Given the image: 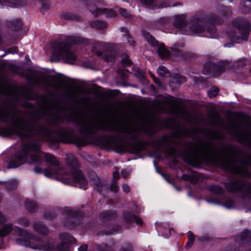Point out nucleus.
<instances>
[{"mask_svg": "<svg viewBox=\"0 0 251 251\" xmlns=\"http://www.w3.org/2000/svg\"><path fill=\"white\" fill-rule=\"evenodd\" d=\"M43 109L30 114L18 111L7 102L0 103V124H9L10 126L0 127L3 136H18L22 140L28 141L22 146L21 151L12 156L7 168H16L25 164L30 156L32 162L41 163L44 157L47 163L57 167L59 161L53 155L41 151V143L31 139L36 137L50 143L70 141L74 134L71 127L58 126L64 121L60 115L62 110L58 99L50 93L44 95L41 104Z\"/></svg>", "mask_w": 251, "mask_h": 251, "instance_id": "nucleus-1", "label": "nucleus"}, {"mask_svg": "<svg viewBox=\"0 0 251 251\" xmlns=\"http://www.w3.org/2000/svg\"><path fill=\"white\" fill-rule=\"evenodd\" d=\"M71 121L78 127L79 133L86 139H92L98 131L118 134L107 136V143L113 146L117 152L126 150L127 146L135 152L142 151L143 147L138 137L136 127L120 121L103 120L97 117L88 116L81 111H75L70 115Z\"/></svg>", "mask_w": 251, "mask_h": 251, "instance_id": "nucleus-2", "label": "nucleus"}, {"mask_svg": "<svg viewBox=\"0 0 251 251\" xmlns=\"http://www.w3.org/2000/svg\"><path fill=\"white\" fill-rule=\"evenodd\" d=\"M223 149L224 155H219L215 152L214 146L209 142L198 147L194 151H184L183 156L186 162L194 167L203 162L210 163L235 175L249 176L247 167L251 166V154L245 157L236 156L237 151L231 146H223Z\"/></svg>", "mask_w": 251, "mask_h": 251, "instance_id": "nucleus-3", "label": "nucleus"}, {"mask_svg": "<svg viewBox=\"0 0 251 251\" xmlns=\"http://www.w3.org/2000/svg\"><path fill=\"white\" fill-rule=\"evenodd\" d=\"M66 162L67 165L65 167L57 170L54 168L45 169L44 171L45 176L48 177L56 176L64 183L78 186L86 190L88 182L81 171L78 169V162L76 158L72 154H68Z\"/></svg>", "mask_w": 251, "mask_h": 251, "instance_id": "nucleus-4", "label": "nucleus"}, {"mask_svg": "<svg viewBox=\"0 0 251 251\" xmlns=\"http://www.w3.org/2000/svg\"><path fill=\"white\" fill-rule=\"evenodd\" d=\"M207 24L210 23L212 25L206 28L205 36L209 38H215L216 36V28L214 25H220L224 22L223 20L218 16H203L202 15H196L193 17L191 20V25L189 27L190 31L194 34H200L203 32L205 26L203 25L204 21Z\"/></svg>", "mask_w": 251, "mask_h": 251, "instance_id": "nucleus-5", "label": "nucleus"}, {"mask_svg": "<svg viewBox=\"0 0 251 251\" xmlns=\"http://www.w3.org/2000/svg\"><path fill=\"white\" fill-rule=\"evenodd\" d=\"M12 231L13 234L19 237L15 239V242L18 245L25 246L32 248L34 241H40L41 239L26 230L23 229L18 226H13L12 223H8L2 224L0 228V237H4L9 235Z\"/></svg>", "mask_w": 251, "mask_h": 251, "instance_id": "nucleus-6", "label": "nucleus"}, {"mask_svg": "<svg viewBox=\"0 0 251 251\" xmlns=\"http://www.w3.org/2000/svg\"><path fill=\"white\" fill-rule=\"evenodd\" d=\"M78 43L79 39L74 37H70L67 41L56 43L52 51L51 61H58L60 58H63L67 63L73 64L76 56L70 51V44Z\"/></svg>", "mask_w": 251, "mask_h": 251, "instance_id": "nucleus-7", "label": "nucleus"}, {"mask_svg": "<svg viewBox=\"0 0 251 251\" xmlns=\"http://www.w3.org/2000/svg\"><path fill=\"white\" fill-rule=\"evenodd\" d=\"M40 241H34L32 249L34 250H44L47 251H70L71 250L70 244L75 243L76 240L72 236L67 233H62L59 235L61 243L55 246L52 242H47L46 244H42V238Z\"/></svg>", "mask_w": 251, "mask_h": 251, "instance_id": "nucleus-8", "label": "nucleus"}, {"mask_svg": "<svg viewBox=\"0 0 251 251\" xmlns=\"http://www.w3.org/2000/svg\"><path fill=\"white\" fill-rule=\"evenodd\" d=\"M231 29L228 33V37L233 42L241 44L248 40L251 30L249 22L243 18H237L233 21Z\"/></svg>", "mask_w": 251, "mask_h": 251, "instance_id": "nucleus-9", "label": "nucleus"}, {"mask_svg": "<svg viewBox=\"0 0 251 251\" xmlns=\"http://www.w3.org/2000/svg\"><path fill=\"white\" fill-rule=\"evenodd\" d=\"M226 190L230 193H240L243 197L251 198V183L241 179L230 180L225 183Z\"/></svg>", "mask_w": 251, "mask_h": 251, "instance_id": "nucleus-10", "label": "nucleus"}, {"mask_svg": "<svg viewBox=\"0 0 251 251\" xmlns=\"http://www.w3.org/2000/svg\"><path fill=\"white\" fill-rule=\"evenodd\" d=\"M92 51L98 56L100 57L104 53L103 57L105 61H113L116 56V53L113 49L109 47L105 43H97L92 49Z\"/></svg>", "mask_w": 251, "mask_h": 251, "instance_id": "nucleus-11", "label": "nucleus"}, {"mask_svg": "<svg viewBox=\"0 0 251 251\" xmlns=\"http://www.w3.org/2000/svg\"><path fill=\"white\" fill-rule=\"evenodd\" d=\"M173 138L169 136L165 135L157 139L155 143L160 148H162L167 155L175 157L176 155V150L172 145Z\"/></svg>", "mask_w": 251, "mask_h": 251, "instance_id": "nucleus-12", "label": "nucleus"}, {"mask_svg": "<svg viewBox=\"0 0 251 251\" xmlns=\"http://www.w3.org/2000/svg\"><path fill=\"white\" fill-rule=\"evenodd\" d=\"M142 34L149 44L152 46L157 47V52L160 57L164 58L168 57L169 51L165 48L164 44L159 45L158 42L148 31L144 30Z\"/></svg>", "mask_w": 251, "mask_h": 251, "instance_id": "nucleus-13", "label": "nucleus"}, {"mask_svg": "<svg viewBox=\"0 0 251 251\" xmlns=\"http://www.w3.org/2000/svg\"><path fill=\"white\" fill-rule=\"evenodd\" d=\"M232 129H229V131L234 134L237 141L242 144H245L251 148V133L244 132H234V130L238 127L237 124L233 122L230 123Z\"/></svg>", "mask_w": 251, "mask_h": 251, "instance_id": "nucleus-14", "label": "nucleus"}, {"mask_svg": "<svg viewBox=\"0 0 251 251\" xmlns=\"http://www.w3.org/2000/svg\"><path fill=\"white\" fill-rule=\"evenodd\" d=\"M226 61H221L217 63L208 62L205 63L203 72L204 74L217 75L225 71L226 67Z\"/></svg>", "mask_w": 251, "mask_h": 251, "instance_id": "nucleus-15", "label": "nucleus"}, {"mask_svg": "<svg viewBox=\"0 0 251 251\" xmlns=\"http://www.w3.org/2000/svg\"><path fill=\"white\" fill-rule=\"evenodd\" d=\"M36 81L38 84H44L46 86H49L54 89L55 91L60 90L63 86L62 82L55 78H53L52 81H49L45 77L42 76L39 77Z\"/></svg>", "mask_w": 251, "mask_h": 251, "instance_id": "nucleus-16", "label": "nucleus"}, {"mask_svg": "<svg viewBox=\"0 0 251 251\" xmlns=\"http://www.w3.org/2000/svg\"><path fill=\"white\" fill-rule=\"evenodd\" d=\"M123 216L125 222L128 224H131L135 222L138 225H142L143 223L140 218L132 214L128 211L124 212Z\"/></svg>", "mask_w": 251, "mask_h": 251, "instance_id": "nucleus-17", "label": "nucleus"}, {"mask_svg": "<svg viewBox=\"0 0 251 251\" xmlns=\"http://www.w3.org/2000/svg\"><path fill=\"white\" fill-rule=\"evenodd\" d=\"M187 24L184 15H176L174 17L173 25L176 28H181Z\"/></svg>", "mask_w": 251, "mask_h": 251, "instance_id": "nucleus-18", "label": "nucleus"}, {"mask_svg": "<svg viewBox=\"0 0 251 251\" xmlns=\"http://www.w3.org/2000/svg\"><path fill=\"white\" fill-rule=\"evenodd\" d=\"M235 241L237 242L242 243L251 241V232L248 229H245L240 235L236 237Z\"/></svg>", "mask_w": 251, "mask_h": 251, "instance_id": "nucleus-19", "label": "nucleus"}, {"mask_svg": "<svg viewBox=\"0 0 251 251\" xmlns=\"http://www.w3.org/2000/svg\"><path fill=\"white\" fill-rule=\"evenodd\" d=\"M90 12L95 17H97L99 15L104 14L106 16H112L113 14L112 10L108 9L107 8H99L92 7L90 9Z\"/></svg>", "mask_w": 251, "mask_h": 251, "instance_id": "nucleus-20", "label": "nucleus"}, {"mask_svg": "<svg viewBox=\"0 0 251 251\" xmlns=\"http://www.w3.org/2000/svg\"><path fill=\"white\" fill-rule=\"evenodd\" d=\"M32 226L34 230L41 235L47 236L49 233L48 228L41 222H35Z\"/></svg>", "mask_w": 251, "mask_h": 251, "instance_id": "nucleus-21", "label": "nucleus"}, {"mask_svg": "<svg viewBox=\"0 0 251 251\" xmlns=\"http://www.w3.org/2000/svg\"><path fill=\"white\" fill-rule=\"evenodd\" d=\"M186 81L185 77L182 76H174L171 78L170 86L172 89H176L184 82Z\"/></svg>", "mask_w": 251, "mask_h": 251, "instance_id": "nucleus-22", "label": "nucleus"}, {"mask_svg": "<svg viewBox=\"0 0 251 251\" xmlns=\"http://www.w3.org/2000/svg\"><path fill=\"white\" fill-rule=\"evenodd\" d=\"M117 216V213L114 211H104L101 212L100 215V219L103 221L114 219Z\"/></svg>", "mask_w": 251, "mask_h": 251, "instance_id": "nucleus-23", "label": "nucleus"}, {"mask_svg": "<svg viewBox=\"0 0 251 251\" xmlns=\"http://www.w3.org/2000/svg\"><path fill=\"white\" fill-rule=\"evenodd\" d=\"M251 0H242L240 4V10L242 13L247 14L251 12Z\"/></svg>", "mask_w": 251, "mask_h": 251, "instance_id": "nucleus-24", "label": "nucleus"}, {"mask_svg": "<svg viewBox=\"0 0 251 251\" xmlns=\"http://www.w3.org/2000/svg\"><path fill=\"white\" fill-rule=\"evenodd\" d=\"M25 205L26 210L30 212H34L38 208L36 202L29 200H27L25 201Z\"/></svg>", "mask_w": 251, "mask_h": 251, "instance_id": "nucleus-25", "label": "nucleus"}, {"mask_svg": "<svg viewBox=\"0 0 251 251\" xmlns=\"http://www.w3.org/2000/svg\"><path fill=\"white\" fill-rule=\"evenodd\" d=\"M22 22L20 20L9 21L7 23V26L8 28L14 31L20 29L22 27Z\"/></svg>", "mask_w": 251, "mask_h": 251, "instance_id": "nucleus-26", "label": "nucleus"}, {"mask_svg": "<svg viewBox=\"0 0 251 251\" xmlns=\"http://www.w3.org/2000/svg\"><path fill=\"white\" fill-rule=\"evenodd\" d=\"M121 31L125 33L123 34V37H126L128 41L129 44L132 46H134L136 44L135 41L133 39L132 37L130 36L128 29L125 27H121Z\"/></svg>", "mask_w": 251, "mask_h": 251, "instance_id": "nucleus-27", "label": "nucleus"}, {"mask_svg": "<svg viewBox=\"0 0 251 251\" xmlns=\"http://www.w3.org/2000/svg\"><path fill=\"white\" fill-rule=\"evenodd\" d=\"M3 2L11 4V6H25L27 3L26 0H0V4Z\"/></svg>", "mask_w": 251, "mask_h": 251, "instance_id": "nucleus-28", "label": "nucleus"}, {"mask_svg": "<svg viewBox=\"0 0 251 251\" xmlns=\"http://www.w3.org/2000/svg\"><path fill=\"white\" fill-rule=\"evenodd\" d=\"M113 245H108L106 243L96 244L95 248L98 251H113Z\"/></svg>", "mask_w": 251, "mask_h": 251, "instance_id": "nucleus-29", "label": "nucleus"}, {"mask_svg": "<svg viewBox=\"0 0 251 251\" xmlns=\"http://www.w3.org/2000/svg\"><path fill=\"white\" fill-rule=\"evenodd\" d=\"M91 26L98 29H101L107 27V24L102 21L96 20L91 23Z\"/></svg>", "mask_w": 251, "mask_h": 251, "instance_id": "nucleus-30", "label": "nucleus"}, {"mask_svg": "<svg viewBox=\"0 0 251 251\" xmlns=\"http://www.w3.org/2000/svg\"><path fill=\"white\" fill-rule=\"evenodd\" d=\"M18 186V181L13 179L8 181L5 183V186L9 191H14L17 189Z\"/></svg>", "mask_w": 251, "mask_h": 251, "instance_id": "nucleus-31", "label": "nucleus"}, {"mask_svg": "<svg viewBox=\"0 0 251 251\" xmlns=\"http://www.w3.org/2000/svg\"><path fill=\"white\" fill-rule=\"evenodd\" d=\"M93 186L94 189L99 192H100L102 190V182L97 176L93 178Z\"/></svg>", "mask_w": 251, "mask_h": 251, "instance_id": "nucleus-32", "label": "nucleus"}, {"mask_svg": "<svg viewBox=\"0 0 251 251\" xmlns=\"http://www.w3.org/2000/svg\"><path fill=\"white\" fill-rule=\"evenodd\" d=\"M176 6V4H172L171 5V2H170L169 0H162L161 2H159V3H158V2L156 1L155 7L157 8H167L170 6Z\"/></svg>", "mask_w": 251, "mask_h": 251, "instance_id": "nucleus-33", "label": "nucleus"}, {"mask_svg": "<svg viewBox=\"0 0 251 251\" xmlns=\"http://www.w3.org/2000/svg\"><path fill=\"white\" fill-rule=\"evenodd\" d=\"M209 190L217 195H222L224 193V190L221 187L217 185L210 186Z\"/></svg>", "mask_w": 251, "mask_h": 251, "instance_id": "nucleus-34", "label": "nucleus"}, {"mask_svg": "<svg viewBox=\"0 0 251 251\" xmlns=\"http://www.w3.org/2000/svg\"><path fill=\"white\" fill-rule=\"evenodd\" d=\"M62 17L65 20L77 21L80 19L79 16L75 15L70 12H66L63 14Z\"/></svg>", "mask_w": 251, "mask_h": 251, "instance_id": "nucleus-35", "label": "nucleus"}, {"mask_svg": "<svg viewBox=\"0 0 251 251\" xmlns=\"http://www.w3.org/2000/svg\"><path fill=\"white\" fill-rule=\"evenodd\" d=\"M207 137L211 139H220L221 138V135L216 131L209 130L207 133Z\"/></svg>", "mask_w": 251, "mask_h": 251, "instance_id": "nucleus-36", "label": "nucleus"}, {"mask_svg": "<svg viewBox=\"0 0 251 251\" xmlns=\"http://www.w3.org/2000/svg\"><path fill=\"white\" fill-rule=\"evenodd\" d=\"M188 242L186 245V248L187 249L190 248L192 246L195 239V235L191 231H189L188 232Z\"/></svg>", "mask_w": 251, "mask_h": 251, "instance_id": "nucleus-37", "label": "nucleus"}, {"mask_svg": "<svg viewBox=\"0 0 251 251\" xmlns=\"http://www.w3.org/2000/svg\"><path fill=\"white\" fill-rule=\"evenodd\" d=\"M220 14L223 16H229L232 14V10L229 7H221L220 9Z\"/></svg>", "mask_w": 251, "mask_h": 251, "instance_id": "nucleus-38", "label": "nucleus"}, {"mask_svg": "<svg viewBox=\"0 0 251 251\" xmlns=\"http://www.w3.org/2000/svg\"><path fill=\"white\" fill-rule=\"evenodd\" d=\"M219 91V90L217 87L213 86L209 90L207 94L209 98H214L217 95Z\"/></svg>", "mask_w": 251, "mask_h": 251, "instance_id": "nucleus-39", "label": "nucleus"}, {"mask_svg": "<svg viewBox=\"0 0 251 251\" xmlns=\"http://www.w3.org/2000/svg\"><path fill=\"white\" fill-rule=\"evenodd\" d=\"M223 205L227 208H232L234 207L235 201L233 199L228 198L226 200L225 202Z\"/></svg>", "mask_w": 251, "mask_h": 251, "instance_id": "nucleus-40", "label": "nucleus"}, {"mask_svg": "<svg viewBox=\"0 0 251 251\" xmlns=\"http://www.w3.org/2000/svg\"><path fill=\"white\" fill-rule=\"evenodd\" d=\"M18 223L24 227L29 226L30 222L28 219L25 217H20L18 219Z\"/></svg>", "mask_w": 251, "mask_h": 251, "instance_id": "nucleus-41", "label": "nucleus"}, {"mask_svg": "<svg viewBox=\"0 0 251 251\" xmlns=\"http://www.w3.org/2000/svg\"><path fill=\"white\" fill-rule=\"evenodd\" d=\"M183 47L182 45L175 44L171 48L172 50L179 55H180L181 52V49Z\"/></svg>", "mask_w": 251, "mask_h": 251, "instance_id": "nucleus-42", "label": "nucleus"}, {"mask_svg": "<svg viewBox=\"0 0 251 251\" xmlns=\"http://www.w3.org/2000/svg\"><path fill=\"white\" fill-rule=\"evenodd\" d=\"M141 2L144 5L155 7L156 0H140Z\"/></svg>", "mask_w": 251, "mask_h": 251, "instance_id": "nucleus-43", "label": "nucleus"}, {"mask_svg": "<svg viewBox=\"0 0 251 251\" xmlns=\"http://www.w3.org/2000/svg\"><path fill=\"white\" fill-rule=\"evenodd\" d=\"M121 62L123 65L128 66L131 64V62L127 55L123 54L122 56Z\"/></svg>", "mask_w": 251, "mask_h": 251, "instance_id": "nucleus-44", "label": "nucleus"}, {"mask_svg": "<svg viewBox=\"0 0 251 251\" xmlns=\"http://www.w3.org/2000/svg\"><path fill=\"white\" fill-rule=\"evenodd\" d=\"M179 114L180 117L186 121H187L188 119L190 117V113L185 110H182L180 111Z\"/></svg>", "mask_w": 251, "mask_h": 251, "instance_id": "nucleus-45", "label": "nucleus"}, {"mask_svg": "<svg viewBox=\"0 0 251 251\" xmlns=\"http://www.w3.org/2000/svg\"><path fill=\"white\" fill-rule=\"evenodd\" d=\"M170 20L168 17H162L156 21V25H161L163 24H167L169 22Z\"/></svg>", "mask_w": 251, "mask_h": 251, "instance_id": "nucleus-46", "label": "nucleus"}, {"mask_svg": "<svg viewBox=\"0 0 251 251\" xmlns=\"http://www.w3.org/2000/svg\"><path fill=\"white\" fill-rule=\"evenodd\" d=\"M167 72V69L164 66H160L157 69V73L161 76H163Z\"/></svg>", "mask_w": 251, "mask_h": 251, "instance_id": "nucleus-47", "label": "nucleus"}, {"mask_svg": "<svg viewBox=\"0 0 251 251\" xmlns=\"http://www.w3.org/2000/svg\"><path fill=\"white\" fill-rule=\"evenodd\" d=\"M44 216L46 218L51 219L56 216V213L53 211H47L45 213Z\"/></svg>", "mask_w": 251, "mask_h": 251, "instance_id": "nucleus-48", "label": "nucleus"}, {"mask_svg": "<svg viewBox=\"0 0 251 251\" xmlns=\"http://www.w3.org/2000/svg\"><path fill=\"white\" fill-rule=\"evenodd\" d=\"M121 251H132V246L129 243H126L122 246Z\"/></svg>", "mask_w": 251, "mask_h": 251, "instance_id": "nucleus-49", "label": "nucleus"}, {"mask_svg": "<svg viewBox=\"0 0 251 251\" xmlns=\"http://www.w3.org/2000/svg\"><path fill=\"white\" fill-rule=\"evenodd\" d=\"M135 75L140 79H143L144 78L143 72L138 68L135 70Z\"/></svg>", "mask_w": 251, "mask_h": 251, "instance_id": "nucleus-50", "label": "nucleus"}, {"mask_svg": "<svg viewBox=\"0 0 251 251\" xmlns=\"http://www.w3.org/2000/svg\"><path fill=\"white\" fill-rule=\"evenodd\" d=\"M62 212L64 214H66L68 215H72L73 213V210L70 207H64L62 209Z\"/></svg>", "mask_w": 251, "mask_h": 251, "instance_id": "nucleus-51", "label": "nucleus"}, {"mask_svg": "<svg viewBox=\"0 0 251 251\" xmlns=\"http://www.w3.org/2000/svg\"><path fill=\"white\" fill-rule=\"evenodd\" d=\"M118 11L120 14L124 17L127 18L129 16V14L125 9L120 8Z\"/></svg>", "mask_w": 251, "mask_h": 251, "instance_id": "nucleus-52", "label": "nucleus"}, {"mask_svg": "<svg viewBox=\"0 0 251 251\" xmlns=\"http://www.w3.org/2000/svg\"><path fill=\"white\" fill-rule=\"evenodd\" d=\"M145 132L149 136H151L155 133L154 130L152 129L151 127H145Z\"/></svg>", "mask_w": 251, "mask_h": 251, "instance_id": "nucleus-53", "label": "nucleus"}, {"mask_svg": "<svg viewBox=\"0 0 251 251\" xmlns=\"http://www.w3.org/2000/svg\"><path fill=\"white\" fill-rule=\"evenodd\" d=\"M110 189L114 192H116L119 190V187L117 185L116 182H113V183L110 185Z\"/></svg>", "mask_w": 251, "mask_h": 251, "instance_id": "nucleus-54", "label": "nucleus"}, {"mask_svg": "<svg viewBox=\"0 0 251 251\" xmlns=\"http://www.w3.org/2000/svg\"><path fill=\"white\" fill-rule=\"evenodd\" d=\"M7 222V218L0 211V225Z\"/></svg>", "mask_w": 251, "mask_h": 251, "instance_id": "nucleus-55", "label": "nucleus"}, {"mask_svg": "<svg viewBox=\"0 0 251 251\" xmlns=\"http://www.w3.org/2000/svg\"><path fill=\"white\" fill-rule=\"evenodd\" d=\"M18 51V48L17 47H13L7 49V52L10 53H17Z\"/></svg>", "mask_w": 251, "mask_h": 251, "instance_id": "nucleus-56", "label": "nucleus"}, {"mask_svg": "<svg viewBox=\"0 0 251 251\" xmlns=\"http://www.w3.org/2000/svg\"><path fill=\"white\" fill-rule=\"evenodd\" d=\"M115 231V230L110 231H101L98 234V236H103L104 235H108L112 234Z\"/></svg>", "mask_w": 251, "mask_h": 251, "instance_id": "nucleus-57", "label": "nucleus"}, {"mask_svg": "<svg viewBox=\"0 0 251 251\" xmlns=\"http://www.w3.org/2000/svg\"><path fill=\"white\" fill-rule=\"evenodd\" d=\"M113 182H117L118 179L119 178L120 175L118 171H114L113 173Z\"/></svg>", "mask_w": 251, "mask_h": 251, "instance_id": "nucleus-58", "label": "nucleus"}, {"mask_svg": "<svg viewBox=\"0 0 251 251\" xmlns=\"http://www.w3.org/2000/svg\"><path fill=\"white\" fill-rule=\"evenodd\" d=\"M239 62H241V64L240 65H239V64L235 65V67H243L245 65V58L240 59L236 63H238Z\"/></svg>", "mask_w": 251, "mask_h": 251, "instance_id": "nucleus-59", "label": "nucleus"}, {"mask_svg": "<svg viewBox=\"0 0 251 251\" xmlns=\"http://www.w3.org/2000/svg\"><path fill=\"white\" fill-rule=\"evenodd\" d=\"M200 241H210L211 240V238L206 237L205 236H203L201 237H197Z\"/></svg>", "mask_w": 251, "mask_h": 251, "instance_id": "nucleus-60", "label": "nucleus"}, {"mask_svg": "<svg viewBox=\"0 0 251 251\" xmlns=\"http://www.w3.org/2000/svg\"><path fill=\"white\" fill-rule=\"evenodd\" d=\"M129 174V172L126 170H123L121 171V175L124 178H126Z\"/></svg>", "mask_w": 251, "mask_h": 251, "instance_id": "nucleus-61", "label": "nucleus"}, {"mask_svg": "<svg viewBox=\"0 0 251 251\" xmlns=\"http://www.w3.org/2000/svg\"><path fill=\"white\" fill-rule=\"evenodd\" d=\"M123 191L126 193H128L129 192V187L126 184H124L122 186Z\"/></svg>", "mask_w": 251, "mask_h": 251, "instance_id": "nucleus-62", "label": "nucleus"}, {"mask_svg": "<svg viewBox=\"0 0 251 251\" xmlns=\"http://www.w3.org/2000/svg\"><path fill=\"white\" fill-rule=\"evenodd\" d=\"M88 249V246L86 244L81 245L79 248V251H87Z\"/></svg>", "mask_w": 251, "mask_h": 251, "instance_id": "nucleus-63", "label": "nucleus"}, {"mask_svg": "<svg viewBox=\"0 0 251 251\" xmlns=\"http://www.w3.org/2000/svg\"><path fill=\"white\" fill-rule=\"evenodd\" d=\"M182 178L185 180L191 179L190 176L189 175L186 174L183 175L182 176Z\"/></svg>", "mask_w": 251, "mask_h": 251, "instance_id": "nucleus-64", "label": "nucleus"}]
</instances>
